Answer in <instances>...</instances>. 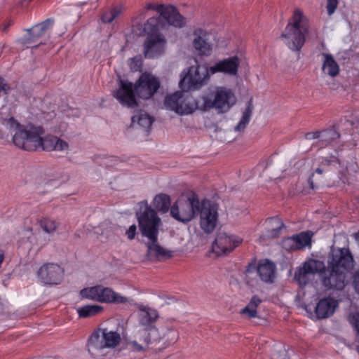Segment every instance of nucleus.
<instances>
[{
    "mask_svg": "<svg viewBox=\"0 0 359 359\" xmlns=\"http://www.w3.org/2000/svg\"><path fill=\"white\" fill-rule=\"evenodd\" d=\"M197 215L201 217V227L206 233H211L217 221V208L208 201L201 202L193 194L187 199L177 200L170 208V215L182 223H188Z\"/></svg>",
    "mask_w": 359,
    "mask_h": 359,
    "instance_id": "f257e3e1",
    "label": "nucleus"
},
{
    "mask_svg": "<svg viewBox=\"0 0 359 359\" xmlns=\"http://www.w3.org/2000/svg\"><path fill=\"white\" fill-rule=\"evenodd\" d=\"M144 210L137 213L139 229L142 236L148 238L145 243L147 248V258L150 261L167 259L173 257V252L163 248L158 243V236L161 220L156 211L144 202Z\"/></svg>",
    "mask_w": 359,
    "mask_h": 359,
    "instance_id": "f03ea898",
    "label": "nucleus"
},
{
    "mask_svg": "<svg viewBox=\"0 0 359 359\" xmlns=\"http://www.w3.org/2000/svg\"><path fill=\"white\" fill-rule=\"evenodd\" d=\"M160 81L154 75L144 72L141 74L135 85L129 81L120 80V87L113 92V96L123 105L128 108L138 107L135 95L147 100L151 98L160 88Z\"/></svg>",
    "mask_w": 359,
    "mask_h": 359,
    "instance_id": "7ed1b4c3",
    "label": "nucleus"
},
{
    "mask_svg": "<svg viewBox=\"0 0 359 359\" xmlns=\"http://www.w3.org/2000/svg\"><path fill=\"white\" fill-rule=\"evenodd\" d=\"M43 133L41 127H32L29 130H20L15 137L14 144L28 151H34L39 149L48 151L68 149L69 144L66 141L53 135L42 138L41 135Z\"/></svg>",
    "mask_w": 359,
    "mask_h": 359,
    "instance_id": "20e7f679",
    "label": "nucleus"
},
{
    "mask_svg": "<svg viewBox=\"0 0 359 359\" xmlns=\"http://www.w3.org/2000/svg\"><path fill=\"white\" fill-rule=\"evenodd\" d=\"M172 334L170 339H165L159 336L156 327L150 330L140 328L135 334L133 340L128 342V345L135 352L144 353L148 350L158 351L177 340V334L170 330Z\"/></svg>",
    "mask_w": 359,
    "mask_h": 359,
    "instance_id": "39448f33",
    "label": "nucleus"
},
{
    "mask_svg": "<svg viewBox=\"0 0 359 359\" xmlns=\"http://www.w3.org/2000/svg\"><path fill=\"white\" fill-rule=\"evenodd\" d=\"M308 32L307 20L302 11L297 8L280 37L286 39V44L290 49L299 51L306 41Z\"/></svg>",
    "mask_w": 359,
    "mask_h": 359,
    "instance_id": "423d86ee",
    "label": "nucleus"
},
{
    "mask_svg": "<svg viewBox=\"0 0 359 359\" xmlns=\"http://www.w3.org/2000/svg\"><path fill=\"white\" fill-rule=\"evenodd\" d=\"M120 334L107 328H99L94 331L88 341V350L95 358L104 355L105 348H114L121 342Z\"/></svg>",
    "mask_w": 359,
    "mask_h": 359,
    "instance_id": "0eeeda50",
    "label": "nucleus"
},
{
    "mask_svg": "<svg viewBox=\"0 0 359 359\" xmlns=\"http://www.w3.org/2000/svg\"><path fill=\"white\" fill-rule=\"evenodd\" d=\"M202 97L203 111L215 108L218 113H224L228 111L236 102L233 93L224 87H218L215 92H210Z\"/></svg>",
    "mask_w": 359,
    "mask_h": 359,
    "instance_id": "6e6552de",
    "label": "nucleus"
},
{
    "mask_svg": "<svg viewBox=\"0 0 359 359\" xmlns=\"http://www.w3.org/2000/svg\"><path fill=\"white\" fill-rule=\"evenodd\" d=\"M80 295L85 299L103 303L123 304L130 302V299L114 292L111 288L97 285L82 289Z\"/></svg>",
    "mask_w": 359,
    "mask_h": 359,
    "instance_id": "1a4fd4ad",
    "label": "nucleus"
},
{
    "mask_svg": "<svg viewBox=\"0 0 359 359\" xmlns=\"http://www.w3.org/2000/svg\"><path fill=\"white\" fill-rule=\"evenodd\" d=\"M325 269V263L315 259H309L302 266L297 268L294 279L301 287L312 283L316 276L320 275L322 270Z\"/></svg>",
    "mask_w": 359,
    "mask_h": 359,
    "instance_id": "9d476101",
    "label": "nucleus"
},
{
    "mask_svg": "<svg viewBox=\"0 0 359 359\" xmlns=\"http://www.w3.org/2000/svg\"><path fill=\"white\" fill-rule=\"evenodd\" d=\"M327 265L350 273L354 266L353 257L348 248L332 247L327 255Z\"/></svg>",
    "mask_w": 359,
    "mask_h": 359,
    "instance_id": "9b49d317",
    "label": "nucleus"
},
{
    "mask_svg": "<svg viewBox=\"0 0 359 359\" xmlns=\"http://www.w3.org/2000/svg\"><path fill=\"white\" fill-rule=\"evenodd\" d=\"M348 274L327 265L320 272V277L323 285L327 290H342L348 282Z\"/></svg>",
    "mask_w": 359,
    "mask_h": 359,
    "instance_id": "f8f14e48",
    "label": "nucleus"
},
{
    "mask_svg": "<svg viewBox=\"0 0 359 359\" xmlns=\"http://www.w3.org/2000/svg\"><path fill=\"white\" fill-rule=\"evenodd\" d=\"M210 73V68L205 66L190 67L187 74L180 81V86L183 90L195 88L203 85L209 79Z\"/></svg>",
    "mask_w": 359,
    "mask_h": 359,
    "instance_id": "ddd939ff",
    "label": "nucleus"
},
{
    "mask_svg": "<svg viewBox=\"0 0 359 359\" xmlns=\"http://www.w3.org/2000/svg\"><path fill=\"white\" fill-rule=\"evenodd\" d=\"M64 273V269L57 264L46 263L39 269L37 276L46 285H57L62 282Z\"/></svg>",
    "mask_w": 359,
    "mask_h": 359,
    "instance_id": "4468645a",
    "label": "nucleus"
},
{
    "mask_svg": "<svg viewBox=\"0 0 359 359\" xmlns=\"http://www.w3.org/2000/svg\"><path fill=\"white\" fill-rule=\"evenodd\" d=\"M242 242V239L236 236H229L224 232H219L212 245V250L217 256L226 255L233 251Z\"/></svg>",
    "mask_w": 359,
    "mask_h": 359,
    "instance_id": "2eb2a0df",
    "label": "nucleus"
},
{
    "mask_svg": "<svg viewBox=\"0 0 359 359\" xmlns=\"http://www.w3.org/2000/svg\"><path fill=\"white\" fill-rule=\"evenodd\" d=\"M165 49V41L159 35H148L144 43L145 57L154 58L160 56Z\"/></svg>",
    "mask_w": 359,
    "mask_h": 359,
    "instance_id": "dca6fc26",
    "label": "nucleus"
},
{
    "mask_svg": "<svg viewBox=\"0 0 359 359\" xmlns=\"http://www.w3.org/2000/svg\"><path fill=\"white\" fill-rule=\"evenodd\" d=\"M240 60L238 56L230 57L216 62L213 66L210 67L211 74L218 72L225 74L235 76L238 73Z\"/></svg>",
    "mask_w": 359,
    "mask_h": 359,
    "instance_id": "f3484780",
    "label": "nucleus"
},
{
    "mask_svg": "<svg viewBox=\"0 0 359 359\" xmlns=\"http://www.w3.org/2000/svg\"><path fill=\"white\" fill-rule=\"evenodd\" d=\"M203 97L200 96L195 98L188 92L184 93L182 102H180L179 113L180 114H190L196 109L203 111Z\"/></svg>",
    "mask_w": 359,
    "mask_h": 359,
    "instance_id": "a211bd4d",
    "label": "nucleus"
},
{
    "mask_svg": "<svg viewBox=\"0 0 359 359\" xmlns=\"http://www.w3.org/2000/svg\"><path fill=\"white\" fill-rule=\"evenodd\" d=\"M276 265L268 259L261 261L258 266H257V271L260 279L266 283H272L274 282L276 278Z\"/></svg>",
    "mask_w": 359,
    "mask_h": 359,
    "instance_id": "6ab92c4d",
    "label": "nucleus"
},
{
    "mask_svg": "<svg viewBox=\"0 0 359 359\" xmlns=\"http://www.w3.org/2000/svg\"><path fill=\"white\" fill-rule=\"evenodd\" d=\"M337 302L331 297H325L320 299L316 307V314L318 318H326L332 315Z\"/></svg>",
    "mask_w": 359,
    "mask_h": 359,
    "instance_id": "aec40b11",
    "label": "nucleus"
},
{
    "mask_svg": "<svg viewBox=\"0 0 359 359\" xmlns=\"http://www.w3.org/2000/svg\"><path fill=\"white\" fill-rule=\"evenodd\" d=\"M170 25L176 27H182L185 25L184 18L178 12L173 6H166L162 16Z\"/></svg>",
    "mask_w": 359,
    "mask_h": 359,
    "instance_id": "412c9836",
    "label": "nucleus"
},
{
    "mask_svg": "<svg viewBox=\"0 0 359 359\" xmlns=\"http://www.w3.org/2000/svg\"><path fill=\"white\" fill-rule=\"evenodd\" d=\"M158 317L156 310L151 309L142 310L140 313V323L142 326V329L150 330V328L156 327L154 324Z\"/></svg>",
    "mask_w": 359,
    "mask_h": 359,
    "instance_id": "4be33fe9",
    "label": "nucleus"
},
{
    "mask_svg": "<svg viewBox=\"0 0 359 359\" xmlns=\"http://www.w3.org/2000/svg\"><path fill=\"white\" fill-rule=\"evenodd\" d=\"M319 139L316 145L320 148L325 147L333 141L340 137V134L334 128H329L322 131H319Z\"/></svg>",
    "mask_w": 359,
    "mask_h": 359,
    "instance_id": "5701e85b",
    "label": "nucleus"
},
{
    "mask_svg": "<svg viewBox=\"0 0 359 359\" xmlns=\"http://www.w3.org/2000/svg\"><path fill=\"white\" fill-rule=\"evenodd\" d=\"M198 31L194 32L197 36L193 41V45L198 54L201 56H209L212 53V46L208 43L201 36L198 35Z\"/></svg>",
    "mask_w": 359,
    "mask_h": 359,
    "instance_id": "b1692460",
    "label": "nucleus"
},
{
    "mask_svg": "<svg viewBox=\"0 0 359 359\" xmlns=\"http://www.w3.org/2000/svg\"><path fill=\"white\" fill-rule=\"evenodd\" d=\"M1 116L0 118V121L2 125L5 126L6 128H8L10 130H16L13 137V142H14L15 137L16 134L20 132V130H29L27 127L25 126L21 125L15 118L13 116L8 114L7 116H3L2 112Z\"/></svg>",
    "mask_w": 359,
    "mask_h": 359,
    "instance_id": "393cba45",
    "label": "nucleus"
},
{
    "mask_svg": "<svg viewBox=\"0 0 359 359\" xmlns=\"http://www.w3.org/2000/svg\"><path fill=\"white\" fill-rule=\"evenodd\" d=\"M154 208L161 213H166L171 208L170 197L165 194H157L153 201Z\"/></svg>",
    "mask_w": 359,
    "mask_h": 359,
    "instance_id": "a878e982",
    "label": "nucleus"
},
{
    "mask_svg": "<svg viewBox=\"0 0 359 359\" xmlns=\"http://www.w3.org/2000/svg\"><path fill=\"white\" fill-rule=\"evenodd\" d=\"M323 55L325 58L322 67L323 71L332 77L336 76L339 72L338 64L332 55L327 53H323Z\"/></svg>",
    "mask_w": 359,
    "mask_h": 359,
    "instance_id": "bb28decb",
    "label": "nucleus"
},
{
    "mask_svg": "<svg viewBox=\"0 0 359 359\" xmlns=\"http://www.w3.org/2000/svg\"><path fill=\"white\" fill-rule=\"evenodd\" d=\"M257 271L256 260H253L246 266L245 271V283L250 287H255L257 285Z\"/></svg>",
    "mask_w": 359,
    "mask_h": 359,
    "instance_id": "cd10ccee",
    "label": "nucleus"
},
{
    "mask_svg": "<svg viewBox=\"0 0 359 359\" xmlns=\"http://www.w3.org/2000/svg\"><path fill=\"white\" fill-rule=\"evenodd\" d=\"M183 92H176L165 99V106L167 109L179 113L180 102L184 95Z\"/></svg>",
    "mask_w": 359,
    "mask_h": 359,
    "instance_id": "c85d7f7f",
    "label": "nucleus"
},
{
    "mask_svg": "<svg viewBox=\"0 0 359 359\" xmlns=\"http://www.w3.org/2000/svg\"><path fill=\"white\" fill-rule=\"evenodd\" d=\"M261 302L262 300L257 295L252 296L248 305L241 311V313L246 315L250 318L257 317V308Z\"/></svg>",
    "mask_w": 359,
    "mask_h": 359,
    "instance_id": "c756f323",
    "label": "nucleus"
},
{
    "mask_svg": "<svg viewBox=\"0 0 359 359\" xmlns=\"http://www.w3.org/2000/svg\"><path fill=\"white\" fill-rule=\"evenodd\" d=\"M253 104L252 99L250 98L247 103V107L243 113L242 118L238 125L235 127L236 131H243L250 120L252 114Z\"/></svg>",
    "mask_w": 359,
    "mask_h": 359,
    "instance_id": "7c9ffc66",
    "label": "nucleus"
},
{
    "mask_svg": "<svg viewBox=\"0 0 359 359\" xmlns=\"http://www.w3.org/2000/svg\"><path fill=\"white\" fill-rule=\"evenodd\" d=\"M103 307L99 305H86L77 309L80 318H89L100 313Z\"/></svg>",
    "mask_w": 359,
    "mask_h": 359,
    "instance_id": "2f4dec72",
    "label": "nucleus"
},
{
    "mask_svg": "<svg viewBox=\"0 0 359 359\" xmlns=\"http://www.w3.org/2000/svg\"><path fill=\"white\" fill-rule=\"evenodd\" d=\"M137 122V123L142 128L148 130L151 128L154 118L148 114L140 111L137 114L132 116V122Z\"/></svg>",
    "mask_w": 359,
    "mask_h": 359,
    "instance_id": "473e14b6",
    "label": "nucleus"
},
{
    "mask_svg": "<svg viewBox=\"0 0 359 359\" xmlns=\"http://www.w3.org/2000/svg\"><path fill=\"white\" fill-rule=\"evenodd\" d=\"M123 12L121 6H114L102 13L101 20L104 23H111L114 19L118 17Z\"/></svg>",
    "mask_w": 359,
    "mask_h": 359,
    "instance_id": "72a5a7b5",
    "label": "nucleus"
},
{
    "mask_svg": "<svg viewBox=\"0 0 359 359\" xmlns=\"http://www.w3.org/2000/svg\"><path fill=\"white\" fill-rule=\"evenodd\" d=\"M53 24V20L50 18H48L42 22L37 24L30 28V32L32 34L37 35L39 38L42 36L46 31L50 29Z\"/></svg>",
    "mask_w": 359,
    "mask_h": 359,
    "instance_id": "f704fd0d",
    "label": "nucleus"
},
{
    "mask_svg": "<svg viewBox=\"0 0 359 359\" xmlns=\"http://www.w3.org/2000/svg\"><path fill=\"white\" fill-rule=\"evenodd\" d=\"M312 235L311 231H303L299 234L294 235L297 249H301L310 245Z\"/></svg>",
    "mask_w": 359,
    "mask_h": 359,
    "instance_id": "c9c22d12",
    "label": "nucleus"
},
{
    "mask_svg": "<svg viewBox=\"0 0 359 359\" xmlns=\"http://www.w3.org/2000/svg\"><path fill=\"white\" fill-rule=\"evenodd\" d=\"M40 227L47 233H54L58 228V223L49 218H43L39 221Z\"/></svg>",
    "mask_w": 359,
    "mask_h": 359,
    "instance_id": "e433bc0d",
    "label": "nucleus"
},
{
    "mask_svg": "<svg viewBox=\"0 0 359 359\" xmlns=\"http://www.w3.org/2000/svg\"><path fill=\"white\" fill-rule=\"evenodd\" d=\"M158 29V20L156 18H150L144 25V31L149 35L154 34Z\"/></svg>",
    "mask_w": 359,
    "mask_h": 359,
    "instance_id": "4c0bfd02",
    "label": "nucleus"
},
{
    "mask_svg": "<svg viewBox=\"0 0 359 359\" xmlns=\"http://www.w3.org/2000/svg\"><path fill=\"white\" fill-rule=\"evenodd\" d=\"M128 65L133 72H138L142 70V60L141 55H136L128 60Z\"/></svg>",
    "mask_w": 359,
    "mask_h": 359,
    "instance_id": "58836bf2",
    "label": "nucleus"
},
{
    "mask_svg": "<svg viewBox=\"0 0 359 359\" xmlns=\"http://www.w3.org/2000/svg\"><path fill=\"white\" fill-rule=\"evenodd\" d=\"M39 39L37 35L32 34L29 29L27 30V34L21 39V43L24 45H29L31 47H36L39 44H32L37 43Z\"/></svg>",
    "mask_w": 359,
    "mask_h": 359,
    "instance_id": "ea45409f",
    "label": "nucleus"
},
{
    "mask_svg": "<svg viewBox=\"0 0 359 359\" xmlns=\"http://www.w3.org/2000/svg\"><path fill=\"white\" fill-rule=\"evenodd\" d=\"M282 246L286 250H298L294 236L284 238L282 241Z\"/></svg>",
    "mask_w": 359,
    "mask_h": 359,
    "instance_id": "a19ab883",
    "label": "nucleus"
},
{
    "mask_svg": "<svg viewBox=\"0 0 359 359\" xmlns=\"http://www.w3.org/2000/svg\"><path fill=\"white\" fill-rule=\"evenodd\" d=\"M270 221H273L276 223L277 226L271 230V235L272 237L278 236L283 228L285 227L283 222L278 217H271L269 219Z\"/></svg>",
    "mask_w": 359,
    "mask_h": 359,
    "instance_id": "79ce46f5",
    "label": "nucleus"
},
{
    "mask_svg": "<svg viewBox=\"0 0 359 359\" xmlns=\"http://www.w3.org/2000/svg\"><path fill=\"white\" fill-rule=\"evenodd\" d=\"M348 318V321L356 331L357 334L359 335V312L351 313Z\"/></svg>",
    "mask_w": 359,
    "mask_h": 359,
    "instance_id": "37998d69",
    "label": "nucleus"
},
{
    "mask_svg": "<svg viewBox=\"0 0 359 359\" xmlns=\"http://www.w3.org/2000/svg\"><path fill=\"white\" fill-rule=\"evenodd\" d=\"M348 318V321L356 331L357 334L359 335V312L351 313Z\"/></svg>",
    "mask_w": 359,
    "mask_h": 359,
    "instance_id": "c03bdc74",
    "label": "nucleus"
},
{
    "mask_svg": "<svg viewBox=\"0 0 359 359\" xmlns=\"http://www.w3.org/2000/svg\"><path fill=\"white\" fill-rule=\"evenodd\" d=\"M325 170L323 168H317L315 170V172L311 175V177L309 178V184L311 189H314L318 187V182L315 183L313 180V177L315 176V174L318 175H322L323 172H325Z\"/></svg>",
    "mask_w": 359,
    "mask_h": 359,
    "instance_id": "a18cd8bd",
    "label": "nucleus"
},
{
    "mask_svg": "<svg viewBox=\"0 0 359 359\" xmlns=\"http://www.w3.org/2000/svg\"><path fill=\"white\" fill-rule=\"evenodd\" d=\"M338 0H327V11L329 15L333 14L337 8Z\"/></svg>",
    "mask_w": 359,
    "mask_h": 359,
    "instance_id": "49530a36",
    "label": "nucleus"
},
{
    "mask_svg": "<svg viewBox=\"0 0 359 359\" xmlns=\"http://www.w3.org/2000/svg\"><path fill=\"white\" fill-rule=\"evenodd\" d=\"M165 7H166V6H164L163 4L155 5L153 4H148L146 6V9L156 11L158 13H160V15L162 16V13H163V11H164V9L165 8Z\"/></svg>",
    "mask_w": 359,
    "mask_h": 359,
    "instance_id": "de8ad7c7",
    "label": "nucleus"
},
{
    "mask_svg": "<svg viewBox=\"0 0 359 359\" xmlns=\"http://www.w3.org/2000/svg\"><path fill=\"white\" fill-rule=\"evenodd\" d=\"M137 231V226L135 224L131 225L129 229L126 231V236L129 240H133L135 238Z\"/></svg>",
    "mask_w": 359,
    "mask_h": 359,
    "instance_id": "09e8293b",
    "label": "nucleus"
},
{
    "mask_svg": "<svg viewBox=\"0 0 359 359\" xmlns=\"http://www.w3.org/2000/svg\"><path fill=\"white\" fill-rule=\"evenodd\" d=\"M319 131H316L313 133H307L305 134V138L306 140H314L319 139Z\"/></svg>",
    "mask_w": 359,
    "mask_h": 359,
    "instance_id": "8fccbe9b",
    "label": "nucleus"
},
{
    "mask_svg": "<svg viewBox=\"0 0 359 359\" xmlns=\"http://www.w3.org/2000/svg\"><path fill=\"white\" fill-rule=\"evenodd\" d=\"M353 285L356 292L359 294V272H357L354 276Z\"/></svg>",
    "mask_w": 359,
    "mask_h": 359,
    "instance_id": "3c124183",
    "label": "nucleus"
},
{
    "mask_svg": "<svg viewBox=\"0 0 359 359\" xmlns=\"http://www.w3.org/2000/svg\"><path fill=\"white\" fill-rule=\"evenodd\" d=\"M330 163H331V161L330 160L325 158V159H323V161L321 162V165L328 167L330 165Z\"/></svg>",
    "mask_w": 359,
    "mask_h": 359,
    "instance_id": "603ef678",
    "label": "nucleus"
},
{
    "mask_svg": "<svg viewBox=\"0 0 359 359\" xmlns=\"http://www.w3.org/2000/svg\"><path fill=\"white\" fill-rule=\"evenodd\" d=\"M9 26H10V25H9V24H8V25H5V26L4 27V28H3V32H7V29H8V27H9Z\"/></svg>",
    "mask_w": 359,
    "mask_h": 359,
    "instance_id": "864d4df0",
    "label": "nucleus"
},
{
    "mask_svg": "<svg viewBox=\"0 0 359 359\" xmlns=\"http://www.w3.org/2000/svg\"><path fill=\"white\" fill-rule=\"evenodd\" d=\"M356 350H357L358 353H359V346H357Z\"/></svg>",
    "mask_w": 359,
    "mask_h": 359,
    "instance_id": "5fc2aeb1",
    "label": "nucleus"
}]
</instances>
